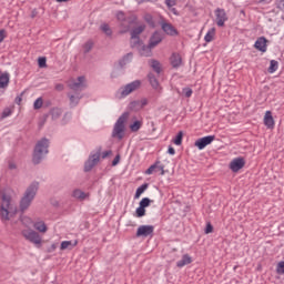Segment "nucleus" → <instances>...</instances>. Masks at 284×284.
Returning a JSON list of instances; mask_svg holds the SVG:
<instances>
[{
	"mask_svg": "<svg viewBox=\"0 0 284 284\" xmlns=\"http://www.w3.org/2000/svg\"><path fill=\"white\" fill-rule=\"evenodd\" d=\"M50 148V140L48 138H42L36 143L32 154V163L33 165H39L45 155L48 154Z\"/></svg>",
	"mask_w": 284,
	"mask_h": 284,
	"instance_id": "1",
	"label": "nucleus"
},
{
	"mask_svg": "<svg viewBox=\"0 0 284 284\" xmlns=\"http://www.w3.org/2000/svg\"><path fill=\"white\" fill-rule=\"evenodd\" d=\"M37 192H39V182H32L26 190L23 196L20 200V212H26L30 205H32V201H34V196H37Z\"/></svg>",
	"mask_w": 284,
	"mask_h": 284,
	"instance_id": "2",
	"label": "nucleus"
},
{
	"mask_svg": "<svg viewBox=\"0 0 284 284\" xmlns=\"http://www.w3.org/2000/svg\"><path fill=\"white\" fill-rule=\"evenodd\" d=\"M130 116L129 112H124L115 122L112 131V139H118V141H122L123 136H125V121H128Z\"/></svg>",
	"mask_w": 284,
	"mask_h": 284,
	"instance_id": "3",
	"label": "nucleus"
},
{
	"mask_svg": "<svg viewBox=\"0 0 284 284\" xmlns=\"http://www.w3.org/2000/svg\"><path fill=\"white\" fill-rule=\"evenodd\" d=\"M102 151H103V148L98 146L95 152H91L88 161L84 163V172H92L94 166L99 163V161H101Z\"/></svg>",
	"mask_w": 284,
	"mask_h": 284,
	"instance_id": "4",
	"label": "nucleus"
},
{
	"mask_svg": "<svg viewBox=\"0 0 284 284\" xmlns=\"http://www.w3.org/2000/svg\"><path fill=\"white\" fill-rule=\"evenodd\" d=\"M68 87L72 90L73 93L81 94V92L88 88L85 84V77L80 75L77 80L69 81Z\"/></svg>",
	"mask_w": 284,
	"mask_h": 284,
	"instance_id": "5",
	"label": "nucleus"
},
{
	"mask_svg": "<svg viewBox=\"0 0 284 284\" xmlns=\"http://www.w3.org/2000/svg\"><path fill=\"white\" fill-rule=\"evenodd\" d=\"M21 234L30 243H33L34 245H41V236L36 231L28 229L23 230Z\"/></svg>",
	"mask_w": 284,
	"mask_h": 284,
	"instance_id": "6",
	"label": "nucleus"
},
{
	"mask_svg": "<svg viewBox=\"0 0 284 284\" xmlns=\"http://www.w3.org/2000/svg\"><path fill=\"white\" fill-rule=\"evenodd\" d=\"M141 88V80H135L120 89L121 97H129V94H132V92H135V90H139Z\"/></svg>",
	"mask_w": 284,
	"mask_h": 284,
	"instance_id": "7",
	"label": "nucleus"
},
{
	"mask_svg": "<svg viewBox=\"0 0 284 284\" xmlns=\"http://www.w3.org/2000/svg\"><path fill=\"white\" fill-rule=\"evenodd\" d=\"M152 234H154V226L141 225L138 227L135 236H138V239L141 236H143V239H148V236H152Z\"/></svg>",
	"mask_w": 284,
	"mask_h": 284,
	"instance_id": "8",
	"label": "nucleus"
},
{
	"mask_svg": "<svg viewBox=\"0 0 284 284\" xmlns=\"http://www.w3.org/2000/svg\"><path fill=\"white\" fill-rule=\"evenodd\" d=\"M216 139V135H206L204 138H200L195 141V148L200 150H205L207 145L212 144V142Z\"/></svg>",
	"mask_w": 284,
	"mask_h": 284,
	"instance_id": "9",
	"label": "nucleus"
},
{
	"mask_svg": "<svg viewBox=\"0 0 284 284\" xmlns=\"http://www.w3.org/2000/svg\"><path fill=\"white\" fill-rule=\"evenodd\" d=\"M245 168V159L243 158H235L230 163V170L232 172H239L240 170H243Z\"/></svg>",
	"mask_w": 284,
	"mask_h": 284,
	"instance_id": "10",
	"label": "nucleus"
},
{
	"mask_svg": "<svg viewBox=\"0 0 284 284\" xmlns=\"http://www.w3.org/2000/svg\"><path fill=\"white\" fill-rule=\"evenodd\" d=\"M145 105H148V99L134 100L130 102L129 110H131V112H139V110H143Z\"/></svg>",
	"mask_w": 284,
	"mask_h": 284,
	"instance_id": "11",
	"label": "nucleus"
},
{
	"mask_svg": "<svg viewBox=\"0 0 284 284\" xmlns=\"http://www.w3.org/2000/svg\"><path fill=\"white\" fill-rule=\"evenodd\" d=\"M216 23L219 28H223L225 22L227 21V13H225V9L217 8L215 10Z\"/></svg>",
	"mask_w": 284,
	"mask_h": 284,
	"instance_id": "12",
	"label": "nucleus"
},
{
	"mask_svg": "<svg viewBox=\"0 0 284 284\" xmlns=\"http://www.w3.org/2000/svg\"><path fill=\"white\" fill-rule=\"evenodd\" d=\"M67 97H69L70 108H77L81 99H83V95L81 93H74V92H69Z\"/></svg>",
	"mask_w": 284,
	"mask_h": 284,
	"instance_id": "13",
	"label": "nucleus"
},
{
	"mask_svg": "<svg viewBox=\"0 0 284 284\" xmlns=\"http://www.w3.org/2000/svg\"><path fill=\"white\" fill-rule=\"evenodd\" d=\"M161 41H163V32L161 31H155L150 40H149V44L151 48H156V45H159V43H161Z\"/></svg>",
	"mask_w": 284,
	"mask_h": 284,
	"instance_id": "14",
	"label": "nucleus"
},
{
	"mask_svg": "<svg viewBox=\"0 0 284 284\" xmlns=\"http://www.w3.org/2000/svg\"><path fill=\"white\" fill-rule=\"evenodd\" d=\"M161 28L163 32H165V34H169L170 37H176V34H179V32L176 31L174 26H172V23L161 22Z\"/></svg>",
	"mask_w": 284,
	"mask_h": 284,
	"instance_id": "15",
	"label": "nucleus"
},
{
	"mask_svg": "<svg viewBox=\"0 0 284 284\" xmlns=\"http://www.w3.org/2000/svg\"><path fill=\"white\" fill-rule=\"evenodd\" d=\"M254 48L260 50V52H267V39L265 37H261L255 41Z\"/></svg>",
	"mask_w": 284,
	"mask_h": 284,
	"instance_id": "16",
	"label": "nucleus"
},
{
	"mask_svg": "<svg viewBox=\"0 0 284 284\" xmlns=\"http://www.w3.org/2000/svg\"><path fill=\"white\" fill-rule=\"evenodd\" d=\"M145 32V24H140L138 27H134L131 31V39H141V34Z\"/></svg>",
	"mask_w": 284,
	"mask_h": 284,
	"instance_id": "17",
	"label": "nucleus"
},
{
	"mask_svg": "<svg viewBox=\"0 0 284 284\" xmlns=\"http://www.w3.org/2000/svg\"><path fill=\"white\" fill-rule=\"evenodd\" d=\"M152 48L154 47H151L150 43L148 45L142 43L138 51L140 52L141 57H152Z\"/></svg>",
	"mask_w": 284,
	"mask_h": 284,
	"instance_id": "18",
	"label": "nucleus"
},
{
	"mask_svg": "<svg viewBox=\"0 0 284 284\" xmlns=\"http://www.w3.org/2000/svg\"><path fill=\"white\" fill-rule=\"evenodd\" d=\"M264 125L272 130L274 128V118L272 116V111H266L264 115Z\"/></svg>",
	"mask_w": 284,
	"mask_h": 284,
	"instance_id": "19",
	"label": "nucleus"
},
{
	"mask_svg": "<svg viewBox=\"0 0 284 284\" xmlns=\"http://www.w3.org/2000/svg\"><path fill=\"white\" fill-rule=\"evenodd\" d=\"M0 199H1L0 207L10 209V203L12 202V197L10 195H8L7 193H1Z\"/></svg>",
	"mask_w": 284,
	"mask_h": 284,
	"instance_id": "20",
	"label": "nucleus"
},
{
	"mask_svg": "<svg viewBox=\"0 0 284 284\" xmlns=\"http://www.w3.org/2000/svg\"><path fill=\"white\" fill-rule=\"evenodd\" d=\"M181 63H183V60L181 59V55L179 53H173L171 55V65H172V68H181Z\"/></svg>",
	"mask_w": 284,
	"mask_h": 284,
	"instance_id": "21",
	"label": "nucleus"
},
{
	"mask_svg": "<svg viewBox=\"0 0 284 284\" xmlns=\"http://www.w3.org/2000/svg\"><path fill=\"white\" fill-rule=\"evenodd\" d=\"M52 121H57L58 119L61 118V114H63V110L61 108H53L49 112Z\"/></svg>",
	"mask_w": 284,
	"mask_h": 284,
	"instance_id": "22",
	"label": "nucleus"
},
{
	"mask_svg": "<svg viewBox=\"0 0 284 284\" xmlns=\"http://www.w3.org/2000/svg\"><path fill=\"white\" fill-rule=\"evenodd\" d=\"M8 83H10V73L4 72L0 74V88H8Z\"/></svg>",
	"mask_w": 284,
	"mask_h": 284,
	"instance_id": "23",
	"label": "nucleus"
},
{
	"mask_svg": "<svg viewBox=\"0 0 284 284\" xmlns=\"http://www.w3.org/2000/svg\"><path fill=\"white\" fill-rule=\"evenodd\" d=\"M72 196L73 199H78L79 201H85V199H88V194L79 189H75L72 192Z\"/></svg>",
	"mask_w": 284,
	"mask_h": 284,
	"instance_id": "24",
	"label": "nucleus"
},
{
	"mask_svg": "<svg viewBox=\"0 0 284 284\" xmlns=\"http://www.w3.org/2000/svg\"><path fill=\"white\" fill-rule=\"evenodd\" d=\"M34 230H37L38 232H41L42 234H45V232H48V226L45 225V222L40 221V222H36L33 224Z\"/></svg>",
	"mask_w": 284,
	"mask_h": 284,
	"instance_id": "25",
	"label": "nucleus"
},
{
	"mask_svg": "<svg viewBox=\"0 0 284 284\" xmlns=\"http://www.w3.org/2000/svg\"><path fill=\"white\" fill-rule=\"evenodd\" d=\"M10 209L0 206V219L1 221H10Z\"/></svg>",
	"mask_w": 284,
	"mask_h": 284,
	"instance_id": "26",
	"label": "nucleus"
},
{
	"mask_svg": "<svg viewBox=\"0 0 284 284\" xmlns=\"http://www.w3.org/2000/svg\"><path fill=\"white\" fill-rule=\"evenodd\" d=\"M190 263H192V257H190V255L185 254L183 255L182 260H180L176 265L179 267H185V265H190Z\"/></svg>",
	"mask_w": 284,
	"mask_h": 284,
	"instance_id": "27",
	"label": "nucleus"
},
{
	"mask_svg": "<svg viewBox=\"0 0 284 284\" xmlns=\"http://www.w3.org/2000/svg\"><path fill=\"white\" fill-rule=\"evenodd\" d=\"M134 54L132 52L126 53L121 60H120V67L123 68L124 65H128L130 61H132Z\"/></svg>",
	"mask_w": 284,
	"mask_h": 284,
	"instance_id": "28",
	"label": "nucleus"
},
{
	"mask_svg": "<svg viewBox=\"0 0 284 284\" xmlns=\"http://www.w3.org/2000/svg\"><path fill=\"white\" fill-rule=\"evenodd\" d=\"M142 44H143V41H141V38H131V41H130L131 48L139 50Z\"/></svg>",
	"mask_w": 284,
	"mask_h": 284,
	"instance_id": "29",
	"label": "nucleus"
},
{
	"mask_svg": "<svg viewBox=\"0 0 284 284\" xmlns=\"http://www.w3.org/2000/svg\"><path fill=\"white\" fill-rule=\"evenodd\" d=\"M148 77H149V81H150V84L152 85V88L154 90H159V80L156 79L154 73H149Z\"/></svg>",
	"mask_w": 284,
	"mask_h": 284,
	"instance_id": "30",
	"label": "nucleus"
},
{
	"mask_svg": "<svg viewBox=\"0 0 284 284\" xmlns=\"http://www.w3.org/2000/svg\"><path fill=\"white\" fill-rule=\"evenodd\" d=\"M214 34H216V29L212 28L207 31V33L204 37L206 43H211V41L214 40Z\"/></svg>",
	"mask_w": 284,
	"mask_h": 284,
	"instance_id": "31",
	"label": "nucleus"
},
{
	"mask_svg": "<svg viewBox=\"0 0 284 284\" xmlns=\"http://www.w3.org/2000/svg\"><path fill=\"white\" fill-rule=\"evenodd\" d=\"M276 70H278V61L271 60L270 67H268V73L274 74V72H276Z\"/></svg>",
	"mask_w": 284,
	"mask_h": 284,
	"instance_id": "32",
	"label": "nucleus"
},
{
	"mask_svg": "<svg viewBox=\"0 0 284 284\" xmlns=\"http://www.w3.org/2000/svg\"><path fill=\"white\" fill-rule=\"evenodd\" d=\"M77 245V241L74 242V244H72V241H63L61 243L60 250H72V247H74Z\"/></svg>",
	"mask_w": 284,
	"mask_h": 284,
	"instance_id": "33",
	"label": "nucleus"
},
{
	"mask_svg": "<svg viewBox=\"0 0 284 284\" xmlns=\"http://www.w3.org/2000/svg\"><path fill=\"white\" fill-rule=\"evenodd\" d=\"M151 68L154 70V72H156V74L161 73V62L158 60H151Z\"/></svg>",
	"mask_w": 284,
	"mask_h": 284,
	"instance_id": "34",
	"label": "nucleus"
},
{
	"mask_svg": "<svg viewBox=\"0 0 284 284\" xmlns=\"http://www.w3.org/2000/svg\"><path fill=\"white\" fill-rule=\"evenodd\" d=\"M148 190V183L142 184L140 187L136 189L134 199H140L141 194Z\"/></svg>",
	"mask_w": 284,
	"mask_h": 284,
	"instance_id": "35",
	"label": "nucleus"
},
{
	"mask_svg": "<svg viewBox=\"0 0 284 284\" xmlns=\"http://www.w3.org/2000/svg\"><path fill=\"white\" fill-rule=\"evenodd\" d=\"M141 125H143V123L141 121H135L130 125V130L131 132H139L141 130Z\"/></svg>",
	"mask_w": 284,
	"mask_h": 284,
	"instance_id": "36",
	"label": "nucleus"
},
{
	"mask_svg": "<svg viewBox=\"0 0 284 284\" xmlns=\"http://www.w3.org/2000/svg\"><path fill=\"white\" fill-rule=\"evenodd\" d=\"M100 29L102 30V32H104V34H106V37H112V29H110V26H108V23L101 24Z\"/></svg>",
	"mask_w": 284,
	"mask_h": 284,
	"instance_id": "37",
	"label": "nucleus"
},
{
	"mask_svg": "<svg viewBox=\"0 0 284 284\" xmlns=\"http://www.w3.org/2000/svg\"><path fill=\"white\" fill-rule=\"evenodd\" d=\"M173 143H174L175 145H181V144L183 143V131H180V132L176 134L175 139L173 140Z\"/></svg>",
	"mask_w": 284,
	"mask_h": 284,
	"instance_id": "38",
	"label": "nucleus"
},
{
	"mask_svg": "<svg viewBox=\"0 0 284 284\" xmlns=\"http://www.w3.org/2000/svg\"><path fill=\"white\" fill-rule=\"evenodd\" d=\"M151 203L152 200H150L149 197H144L140 201V207H143L145 210V207H150Z\"/></svg>",
	"mask_w": 284,
	"mask_h": 284,
	"instance_id": "39",
	"label": "nucleus"
},
{
	"mask_svg": "<svg viewBox=\"0 0 284 284\" xmlns=\"http://www.w3.org/2000/svg\"><path fill=\"white\" fill-rule=\"evenodd\" d=\"M71 119H72V112H65L61 120V124L67 125L68 121H70Z\"/></svg>",
	"mask_w": 284,
	"mask_h": 284,
	"instance_id": "40",
	"label": "nucleus"
},
{
	"mask_svg": "<svg viewBox=\"0 0 284 284\" xmlns=\"http://www.w3.org/2000/svg\"><path fill=\"white\" fill-rule=\"evenodd\" d=\"M34 110H41L43 108V98H38L33 103Z\"/></svg>",
	"mask_w": 284,
	"mask_h": 284,
	"instance_id": "41",
	"label": "nucleus"
},
{
	"mask_svg": "<svg viewBox=\"0 0 284 284\" xmlns=\"http://www.w3.org/2000/svg\"><path fill=\"white\" fill-rule=\"evenodd\" d=\"M135 216L138 219H142V216H145V209H143V206H139L136 210H135Z\"/></svg>",
	"mask_w": 284,
	"mask_h": 284,
	"instance_id": "42",
	"label": "nucleus"
},
{
	"mask_svg": "<svg viewBox=\"0 0 284 284\" xmlns=\"http://www.w3.org/2000/svg\"><path fill=\"white\" fill-rule=\"evenodd\" d=\"M47 59H45V57H41V58H39L38 59V65H39V68H45L47 67Z\"/></svg>",
	"mask_w": 284,
	"mask_h": 284,
	"instance_id": "43",
	"label": "nucleus"
},
{
	"mask_svg": "<svg viewBox=\"0 0 284 284\" xmlns=\"http://www.w3.org/2000/svg\"><path fill=\"white\" fill-rule=\"evenodd\" d=\"M276 272L277 274H284V261L277 264Z\"/></svg>",
	"mask_w": 284,
	"mask_h": 284,
	"instance_id": "44",
	"label": "nucleus"
},
{
	"mask_svg": "<svg viewBox=\"0 0 284 284\" xmlns=\"http://www.w3.org/2000/svg\"><path fill=\"white\" fill-rule=\"evenodd\" d=\"M212 232H214V226H212V223H207L206 224V227H205V230H204V233L205 234H212Z\"/></svg>",
	"mask_w": 284,
	"mask_h": 284,
	"instance_id": "45",
	"label": "nucleus"
},
{
	"mask_svg": "<svg viewBox=\"0 0 284 284\" xmlns=\"http://www.w3.org/2000/svg\"><path fill=\"white\" fill-rule=\"evenodd\" d=\"M159 163L161 162H156L154 163L153 165H151L146 171H145V174H152L154 172V170H156V165H159Z\"/></svg>",
	"mask_w": 284,
	"mask_h": 284,
	"instance_id": "46",
	"label": "nucleus"
},
{
	"mask_svg": "<svg viewBox=\"0 0 284 284\" xmlns=\"http://www.w3.org/2000/svg\"><path fill=\"white\" fill-rule=\"evenodd\" d=\"M116 19L123 23L125 21V13H123V11H119L116 13Z\"/></svg>",
	"mask_w": 284,
	"mask_h": 284,
	"instance_id": "47",
	"label": "nucleus"
},
{
	"mask_svg": "<svg viewBox=\"0 0 284 284\" xmlns=\"http://www.w3.org/2000/svg\"><path fill=\"white\" fill-rule=\"evenodd\" d=\"M165 6L170 9L174 8L176 6V0H165Z\"/></svg>",
	"mask_w": 284,
	"mask_h": 284,
	"instance_id": "48",
	"label": "nucleus"
},
{
	"mask_svg": "<svg viewBox=\"0 0 284 284\" xmlns=\"http://www.w3.org/2000/svg\"><path fill=\"white\" fill-rule=\"evenodd\" d=\"M183 94L186 97V99H190V97H192V89L184 88L183 89Z\"/></svg>",
	"mask_w": 284,
	"mask_h": 284,
	"instance_id": "49",
	"label": "nucleus"
},
{
	"mask_svg": "<svg viewBox=\"0 0 284 284\" xmlns=\"http://www.w3.org/2000/svg\"><path fill=\"white\" fill-rule=\"evenodd\" d=\"M92 42H87L84 44V53L88 54V52H90V50H92Z\"/></svg>",
	"mask_w": 284,
	"mask_h": 284,
	"instance_id": "50",
	"label": "nucleus"
},
{
	"mask_svg": "<svg viewBox=\"0 0 284 284\" xmlns=\"http://www.w3.org/2000/svg\"><path fill=\"white\" fill-rule=\"evenodd\" d=\"M110 155H112V151L111 150L104 151V152H102V154H100V156L102 159H108V156H110Z\"/></svg>",
	"mask_w": 284,
	"mask_h": 284,
	"instance_id": "51",
	"label": "nucleus"
},
{
	"mask_svg": "<svg viewBox=\"0 0 284 284\" xmlns=\"http://www.w3.org/2000/svg\"><path fill=\"white\" fill-rule=\"evenodd\" d=\"M24 92H22L20 95H18L14 100V103H17V105H21V101H23V99L21 97H23Z\"/></svg>",
	"mask_w": 284,
	"mask_h": 284,
	"instance_id": "52",
	"label": "nucleus"
},
{
	"mask_svg": "<svg viewBox=\"0 0 284 284\" xmlns=\"http://www.w3.org/2000/svg\"><path fill=\"white\" fill-rule=\"evenodd\" d=\"M121 161V155H116L113 161H112V165L115 166V165H119V162Z\"/></svg>",
	"mask_w": 284,
	"mask_h": 284,
	"instance_id": "53",
	"label": "nucleus"
},
{
	"mask_svg": "<svg viewBox=\"0 0 284 284\" xmlns=\"http://www.w3.org/2000/svg\"><path fill=\"white\" fill-rule=\"evenodd\" d=\"M155 170H160L162 176H163V174H165V166L164 165L156 164Z\"/></svg>",
	"mask_w": 284,
	"mask_h": 284,
	"instance_id": "54",
	"label": "nucleus"
},
{
	"mask_svg": "<svg viewBox=\"0 0 284 284\" xmlns=\"http://www.w3.org/2000/svg\"><path fill=\"white\" fill-rule=\"evenodd\" d=\"M3 39H6V29L0 30V43H3Z\"/></svg>",
	"mask_w": 284,
	"mask_h": 284,
	"instance_id": "55",
	"label": "nucleus"
},
{
	"mask_svg": "<svg viewBox=\"0 0 284 284\" xmlns=\"http://www.w3.org/2000/svg\"><path fill=\"white\" fill-rule=\"evenodd\" d=\"M9 170H17V163L9 161Z\"/></svg>",
	"mask_w": 284,
	"mask_h": 284,
	"instance_id": "56",
	"label": "nucleus"
},
{
	"mask_svg": "<svg viewBox=\"0 0 284 284\" xmlns=\"http://www.w3.org/2000/svg\"><path fill=\"white\" fill-rule=\"evenodd\" d=\"M55 90H57L58 92H63V90H64L63 84H57V85H55Z\"/></svg>",
	"mask_w": 284,
	"mask_h": 284,
	"instance_id": "57",
	"label": "nucleus"
},
{
	"mask_svg": "<svg viewBox=\"0 0 284 284\" xmlns=\"http://www.w3.org/2000/svg\"><path fill=\"white\" fill-rule=\"evenodd\" d=\"M168 153L174 155L176 154V151L172 146H169Z\"/></svg>",
	"mask_w": 284,
	"mask_h": 284,
	"instance_id": "58",
	"label": "nucleus"
},
{
	"mask_svg": "<svg viewBox=\"0 0 284 284\" xmlns=\"http://www.w3.org/2000/svg\"><path fill=\"white\" fill-rule=\"evenodd\" d=\"M125 32H130V26H126L123 30H121L120 34H125Z\"/></svg>",
	"mask_w": 284,
	"mask_h": 284,
	"instance_id": "59",
	"label": "nucleus"
},
{
	"mask_svg": "<svg viewBox=\"0 0 284 284\" xmlns=\"http://www.w3.org/2000/svg\"><path fill=\"white\" fill-rule=\"evenodd\" d=\"M169 10H171V12H172L173 14H175V17H179V10H176V8H172V7H171V9H169Z\"/></svg>",
	"mask_w": 284,
	"mask_h": 284,
	"instance_id": "60",
	"label": "nucleus"
},
{
	"mask_svg": "<svg viewBox=\"0 0 284 284\" xmlns=\"http://www.w3.org/2000/svg\"><path fill=\"white\" fill-rule=\"evenodd\" d=\"M139 4L148 3V1H156V0H136Z\"/></svg>",
	"mask_w": 284,
	"mask_h": 284,
	"instance_id": "61",
	"label": "nucleus"
},
{
	"mask_svg": "<svg viewBox=\"0 0 284 284\" xmlns=\"http://www.w3.org/2000/svg\"><path fill=\"white\" fill-rule=\"evenodd\" d=\"M10 114H12L10 111H4V112L2 113V116H10Z\"/></svg>",
	"mask_w": 284,
	"mask_h": 284,
	"instance_id": "62",
	"label": "nucleus"
},
{
	"mask_svg": "<svg viewBox=\"0 0 284 284\" xmlns=\"http://www.w3.org/2000/svg\"><path fill=\"white\" fill-rule=\"evenodd\" d=\"M69 0H57L58 3H65L68 2Z\"/></svg>",
	"mask_w": 284,
	"mask_h": 284,
	"instance_id": "63",
	"label": "nucleus"
},
{
	"mask_svg": "<svg viewBox=\"0 0 284 284\" xmlns=\"http://www.w3.org/2000/svg\"><path fill=\"white\" fill-rule=\"evenodd\" d=\"M111 77H112V79H115L116 73L112 72V73H111Z\"/></svg>",
	"mask_w": 284,
	"mask_h": 284,
	"instance_id": "64",
	"label": "nucleus"
}]
</instances>
